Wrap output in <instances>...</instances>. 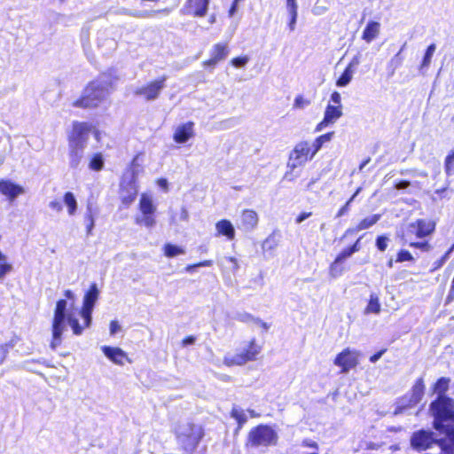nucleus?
Here are the masks:
<instances>
[{
	"mask_svg": "<svg viewBox=\"0 0 454 454\" xmlns=\"http://www.w3.org/2000/svg\"><path fill=\"white\" fill-rule=\"evenodd\" d=\"M331 101L333 103V106H341V96L338 91H334L331 95Z\"/></svg>",
	"mask_w": 454,
	"mask_h": 454,
	"instance_id": "56",
	"label": "nucleus"
},
{
	"mask_svg": "<svg viewBox=\"0 0 454 454\" xmlns=\"http://www.w3.org/2000/svg\"><path fill=\"white\" fill-rule=\"evenodd\" d=\"M219 263L228 268L234 274L239 270V261L235 257H224Z\"/></svg>",
	"mask_w": 454,
	"mask_h": 454,
	"instance_id": "42",
	"label": "nucleus"
},
{
	"mask_svg": "<svg viewBox=\"0 0 454 454\" xmlns=\"http://www.w3.org/2000/svg\"><path fill=\"white\" fill-rule=\"evenodd\" d=\"M434 227L435 224L434 222L419 219L409 224L404 237L415 235L416 238L422 239L430 235L434 231Z\"/></svg>",
	"mask_w": 454,
	"mask_h": 454,
	"instance_id": "14",
	"label": "nucleus"
},
{
	"mask_svg": "<svg viewBox=\"0 0 454 454\" xmlns=\"http://www.w3.org/2000/svg\"><path fill=\"white\" fill-rule=\"evenodd\" d=\"M63 201L67 207V213L70 216L75 215L78 207L77 200L73 192H67L64 194Z\"/></svg>",
	"mask_w": 454,
	"mask_h": 454,
	"instance_id": "32",
	"label": "nucleus"
},
{
	"mask_svg": "<svg viewBox=\"0 0 454 454\" xmlns=\"http://www.w3.org/2000/svg\"><path fill=\"white\" fill-rule=\"evenodd\" d=\"M313 149L309 141H301L295 145L289 155L287 167L294 170L311 160L316 154H312Z\"/></svg>",
	"mask_w": 454,
	"mask_h": 454,
	"instance_id": "8",
	"label": "nucleus"
},
{
	"mask_svg": "<svg viewBox=\"0 0 454 454\" xmlns=\"http://www.w3.org/2000/svg\"><path fill=\"white\" fill-rule=\"evenodd\" d=\"M342 115V106L328 104L323 120L317 125L316 131L319 132L330 124L334 123Z\"/></svg>",
	"mask_w": 454,
	"mask_h": 454,
	"instance_id": "18",
	"label": "nucleus"
},
{
	"mask_svg": "<svg viewBox=\"0 0 454 454\" xmlns=\"http://www.w3.org/2000/svg\"><path fill=\"white\" fill-rule=\"evenodd\" d=\"M405 242L409 243L410 247L419 248L422 251H429L430 250V245L427 241L423 242H414L412 236L404 237Z\"/></svg>",
	"mask_w": 454,
	"mask_h": 454,
	"instance_id": "45",
	"label": "nucleus"
},
{
	"mask_svg": "<svg viewBox=\"0 0 454 454\" xmlns=\"http://www.w3.org/2000/svg\"><path fill=\"white\" fill-rule=\"evenodd\" d=\"M359 59L357 56L354 57L347 67H350L352 71L356 72V67L359 65Z\"/></svg>",
	"mask_w": 454,
	"mask_h": 454,
	"instance_id": "61",
	"label": "nucleus"
},
{
	"mask_svg": "<svg viewBox=\"0 0 454 454\" xmlns=\"http://www.w3.org/2000/svg\"><path fill=\"white\" fill-rule=\"evenodd\" d=\"M138 210L139 214L136 215L135 223L147 229L153 228L157 223V206L154 204L153 198L151 194L146 192L141 194Z\"/></svg>",
	"mask_w": 454,
	"mask_h": 454,
	"instance_id": "4",
	"label": "nucleus"
},
{
	"mask_svg": "<svg viewBox=\"0 0 454 454\" xmlns=\"http://www.w3.org/2000/svg\"><path fill=\"white\" fill-rule=\"evenodd\" d=\"M101 350L109 360L117 365H123L125 361L130 363L126 352L121 348L102 346Z\"/></svg>",
	"mask_w": 454,
	"mask_h": 454,
	"instance_id": "21",
	"label": "nucleus"
},
{
	"mask_svg": "<svg viewBox=\"0 0 454 454\" xmlns=\"http://www.w3.org/2000/svg\"><path fill=\"white\" fill-rule=\"evenodd\" d=\"M167 76L163 75L160 79L153 81L146 85L138 87L135 94L143 97L147 101H153L159 98L161 90L165 88Z\"/></svg>",
	"mask_w": 454,
	"mask_h": 454,
	"instance_id": "12",
	"label": "nucleus"
},
{
	"mask_svg": "<svg viewBox=\"0 0 454 454\" xmlns=\"http://www.w3.org/2000/svg\"><path fill=\"white\" fill-rule=\"evenodd\" d=\"M194 137V123L188 121L176 127L173 139L178 144H184Z\"/></svg>",
	"mask_w": 454,
	"mask_h": 454,
	"instance_id": "20",
	"label": "nucleus"
},
{
	"mask_svg": "<svg viewBox=\"0 0 454 454\" xmlns=\"http://www.w3.org/2000/svg\"><path fill=\"white\" fill-rule=\"evenodd\" d=\"M138 193V186L137 184L136 173L133 171L131 176H125L121 184L120 198L121 203L126 207H129L134 202Z\"/></svg>",
	"mask_w": 454,
	"mask_h": 454,
	"instance_id": "11",
	"label": "nucleus"
},
{
	"mask_svg": "<svg viewBox=\"0 0 454 454\" xmlns=\"http://www.w3.org/2000/svg\"><path fill=\"white\" fill-rule=\"evenodd\" d=\"M249 58L247 56L238 57L231 59V64L235 67H242L247 64Z\"/></svg>",
	"mask_w": 454,
	"mask_h": 454,
	"instance_id": "51",
	"label": "nucleus"
},
{
	"mask_svg": "<svg viewBox=\"0 0 454 454\" xmlns=\"http://www.w3.org/2000/svg\"><path fill=\"white\" fill-rule=\"evenodd\" d=\"M389 239L386 236H379L376 239V247L377 248L383 252L387 249L388 245Z\"/></svg>",
	"mask_w": 454,
	"mask_h": 454,
	"instance_id": "50",
	"label": "nucleus"
},
{
	"mask_svg": "<svg viewBox=\"0 0 454 454\" xmlns=\"http://www.w3.org/2000/svg\"><path fill=\"white\" fill-rule=\"evenodd\" d=\"M12 270V265L7 262V256L0 251V281Z\"/></svg>",
	"mask_w": 454,
	"mask_h": 454,
	"instance_id": "39",
	"label": "nucleus"
},
{
	"mask_svg": "<svg viewBox=\"0 0 454 454\" xmlns=\"http://www.w3.org/2000/svg\"><path fill=\"white\" fill-rule=\"evenodd\" d=\"M405 261H413V256L407 250H401L397 254L396 262H402Z\"/></svg>",
	"mask_w": 454,
	"mask_h": 454,
	"instance_id": "53",
	"label": "nucleus"
},
{
	"mask_svg": "<svg viewBox=\"0 0 454 454\" xmlns=\"http://www.w3.org/2000/svg\"><path fill=\"white\" fill-rule=\"evenodd\" d=\"M14 346L15 341L13 340H10L7 343L0 345V364H2L5 361L10 349L12 348Z\"/></svg>",
	"mask_w": 454,
	"mask_h": 454,
	"instance_id": "44",
	"label": "nucleus"
},
{
	"mask_svg": "<svg viewBox=\"0 0 454 454\" xmlns=\"http://www.w3.org/2000/svg\"><path fill=\"white\" fill-rule=\"evenodd\" d=\"M69 165L71 168H75L79 166L84 153L85 147L76 146L75 145H69Z\"/></svg>",
	"mask_w": 454,
	"mask_h": 454,
	"instance_id": "25",
	"label": "nucleus"
},
{
	"mask_svg": "<svg viewBox=\"0 0 454 454\" xmlns=\"http://www.w3.org/2000/svg\"><path fill=\"white\" fill-rule=\"evenodd\" d=\"M430 411L434 419V428L442 431L453 441L450 447L442 448V454H454V427L444 425V422L454 420V400L449 396L437 397L431 403Z\"/></svg>",
	"mask_w": 454,
	"mask_h": 454,
	"instance_id": "1",
	"label": "nucleus"
},
{
	"mask_svg": "<svg viewBox=\"0 0 454 454\" xmlns=\"http://www.w3.org/2000/svg\"><path fill=\"white\" fill-rule=\"evenodd\" d=\"M121 329V326L120 325L118 324L117 321H112L110 323V333L111 335H114L116 334Z\"/></svg>",
	"mask_w": 454,
	"mask_h": 454,
	"instance_id": "58",
	"label": "nucleus"
},
{
	"mask_svg": "<svg viewBox=\"0 0 454 454\" xmlns=\"http://www.w3.org/2000/svg\"><path fill=\"white\" fill-rule=\"evenodd\" d=\"M381 218V215L375 214L372 215H370L368 217H365L363 219L355 228H349L347 230L346 233H354L358 232L363 230H366L373 226L375 223H377L380 219Z\"/></svg>",
	"mask_w": 454,
	"mask_h": 454,
	"instance_id": "24",
	"label": "nucleus"
},
{
	"mask_svg": "<svg viewBox=\"0 0 454 454\" xmlns=\"http://www.w3.org/2000/svg\"><path fill=\"white\" fill-rule=\"evenodd\" d=\"M434 442V434L430 431L419 430L413 433L411 437V445L418 451L430 448Z\"/></svg>",
	"mask_w": 454,
	"mask_h": 454,
	"instance_id": "15",
	"label": "nucleus"
},
{
	"mask_svg": "<svg viewBox=\"0 0 454 454\" xmlns=\"http://www.w3.org/2000/svg\"><path fill=\"white\" fill-rule=\"evenodd\" d=\"M160 12L168 13V11L167 9H164L162 11H134V12L125 9L121 12V13L129 15L132 17H136V18L144 19V18L153 17L155 13Z\"/></svg>",
	"mask_w": 454,
	"mask_h": 454,
	"instance_id": "36",
	"label": "nucleus"
},
{
	"mask_svg": "<svg viewBox=\"0 0 454 454\" xmlns=\"http://www.w3.org/2000/svg\"><path fill=\"white\" fill-rule=\"evenodd\" d=\"M365 312L374 314H379L380 312V303L377 294H371L369 303L365 309Z\"/></svg>",
	"mask_w": 454,
	"mask_h": 454,
	"instance_id": "41",
	"label": "nucleus"
},
{
	"mask_svg": "<svg viewBox=\"0 0 454 454\" xmlns=\"http://www.w3.org/2000/svg\"><path fill=\"white\" fill-rule=\"evenodd\" d=\"M231 416L237 420L239 429H240L247 421V416L246 414V411L238 407L232 408Z\"/></svg>",
	"mask_w": 454,
	"mask_h": 454,
	"instance_id": "38",
	"label": "nucleus"
},
{
	"mask_svg": "<svg viewBox=\"0 0 454 454\" xmlns=\"http://www.w3.org/2000/svg\"><path fill=\"white\" fill-rule=\"evenodd\" d=\"M404 46L405 44L403 45L400 51L387 63V69L390 76L394 75L396 69H398L403 64V57L402 56V51Z\"/></svg>",
	"mask_w": 454,
	"mask_h": 454,
	"instance_id": "30",
	"label": "nucleus"
},
{
	"mask_svg": "<svg viewBox=\"0 0 454 454\" xmlns=\"http://www.w3.org/2000/svg\"><path fill=\"white\" fill-rule=\"evenodd\" d=\"M97 215V209L93 207V204L89 202L87 205L86 212L84 214V223L86 225L87 235L92 233V230L95 226V215Z\"/></svg>",
	"mask_w": 454,
	"mask_h": 454,
	"instance_id": "27",
	"label": "nucleus"
},
{
	"mask_svg": "<svg viewBox=\"0 0 454 454\" xmlns=\"http://www.w3.org/2000/svg\"><path fill=\"white\" fill-rule=\"evenodd\" d=\"M410 186V182L409 181H400L399 183L396 184L395 185V188L398 189V190H403V189H406Z\"/></svg>",
	"mask_w": 454,
	"mask_h": 454,
	"instance_id": "64",
	"label": "nucleus"
},
{
	"mask_svg": "<svg viewBox=\"0 0 454 454\" xmlns=\"http://www.w3.org/2000/svg\"><path fill=\"white\" fill-rule=\"evenodd\" d=\"M196 340V338L193 337V336H188L186 337L185 339L183 340V346H188V345H192L194 344Z\"/></svg>",
	"mask_w": 454,
	"mask_h": 454,
	"instance_id": "63",
	"label": "nucleus"
},
{
	"mask_svg": "<svg viewBox=\"0 0 454 454\" xmlns=\"http://www.w3.org/2000/svg\"><path fill=\"white\" fill-rule=\"evenodd\" d=\"M385 352H386V349H381L380 351L375 353L374 355H372L370 357V362L371 363H376L383 356V354Z\"/></svg>",
	"mask_w": 454,
	"mask_h": 454,
	"instance_id": "62",
	"label": "nucleus"
},
{
	"mask_svg": "<svg viewBox=\"0 0 454 454\" xmlns=\"http://www.w3.org/2000/svg\"><path fill=\"white\" fill-rule=\"evenodd\" d=\"M349 202H346V204L339 209L336 216L340 217L346 215L349 211Z\"/></svg>",
	"mask_w": 454,
	"mask_h": 454,
	"instance_id": "60",
	"label": "nucleus"
},
{
	"mask_svg": "<svg viewBox=\"0 0 454 454\" xmlns=\"http://www.w3.org/2000/svg\"><path fill=\"white\" fill-rule=\"evenodd\" d=\"M450 251H447L442 256V258H440L439 260L435 261L434 262V268L432 270H436L438 269H440L445 262L446 261L450 258Z\"/></svg>",
	"mask_w": 454,
	"mask_h": 454,
	"instance_id": "54",
	"label": "nucleus"
},
{
	"mask_svg": "<svg viewBox=\"0 0 454 454\" xmlns=\"http://www.w3.org/2000/svg\"><path fill=\"white\" fill-rule=\"evenodd\" d=\"M301 445L304 447H309L311 449L318 450V444L313 440L304 439L301 442Z\"/></svg>",
	"mask_w": 454,
	"mask_h": 454,
	"instance_id": "57",
	"label": "nucleus"
},
{
	"mask_svg": "<svg viewBox=\"0 0 454 454\" xmlns=\"http://www.w3.org/2000/svg\"><path fill=\"white\" fill-rule=\"evenodd\" d=\"M436 45L434 43L430 44L425 52L424 58L422 59V63L419 67V71L421 74H426L427 68L429 67L432 58L435 52Z\"/></svg>",
	"mask_w": 454,
	"mask_h": 454,
	"instance_id": "31",
	"label": "nucleus"
},
{
	"mask_svg": "<svg viewBox=\"0 0 454 454\" xmlns=\"http://www.w3.org/2000/svg\"><path fill=\"white\" fill-rule=\"evenodd\" d=\"M67 301L65 299L59 300L54 310V316L51 325L52 340L51 348L56 349L62 342V336L66 331V318L67 312Z\"/></svg>",
	"mask_w": 454,
	"mask_h": 454,
	"instance_id": "5",
	"label": "nucleus"
},
{
	"mask_svg": "<svg viewBox=\"0 0 454 454\" xmlns=\"http://www.w3.org/2000/svg\"><path fill=\"white\" fill-rule=\"evenodd\" d=\"M163 251H164L165 256H167L168 258H173L177 255L185 254V250L184 247H178L176 245H173L170 243H167L164 245Z\"/></svg>",
	"mask_w": 454,
	"mask_h": 454,
	"instance_id": "37",
	"label": "nucleus"
},
{
	"mask_svg": "<svg viewBox=\"0 0 454 454\" xmlns=\"http://www.w3.org/2000/svg\"><path fill=\"white\" fill-rule=\"evenodd\" d=\"M99 291L96 284H92L89 291L85 294L83 298L82 308L80 310V316L84 320L86 327H90L92 321V311L95 303L98 298Z\"/></svg>",
	"mask_w": 454,
	"mask_h": 454,
	"instance_id": "10",
	"label": "nucleus"
},
{
	"mask_svg": "<svg viewBox=\"0 0 454 454\" xmlns=\"http://www.w3.org/2000/svg\"><path fill=\"white\" fill-rule=\"evenodd\" d=\"M380 24L377 21H370L365 27L362 38L367 43H371L380 34Z\"/></svg>",
	"mask_w": 454,
	"mask_h": 454,
	"instance_id": "26",
	"label": "nucleus"
},
{
	"mask_svg": "<svg viewBox=\"0 0 454 454\" xmlns=\"http://www.w3.org/2000/svg\"><path fill=\"white\" fill-rule=\"evenodd\" d=\"M49 207H50V208H51L52 210H54L56 212H60L63 209L62 203L58 200L50 201Z\"/></svg>",
	"mask_w": 454,
	"mask_h": 454,
	"instance_id": "55",
	"label": "nucleus"
},
{
	"mask_svg": "<svg viewBox=\"0 0 454 454\" xmlns=\"http://www.w3.org/2000/svg\"><path fill=\"white\" fill-rule=\"evenodd\" d=\"M177 444L184 454H192L204 436L200 426L185 422L179 424L175 430Z\"/></svg>",
	"mask_w": 454,
	"mask_h": 454,
	"instance_id": "3",
	"label": "nucleus"
},
{
	"mask_svg": "<svg viewBox=\"0 0 454 454\" xmlns=\"http://www.w3.org/2000/svg\"><path fill=\"white\" fill-rule=\"evenodd\" d=\"M258 221V215L254 210L245 209L238 220L237 227L244 232H251L257 227Z\"/></svg>",
	"mask_w": 454,
	"mask_h": 454,
	"instance_id": "16",
	"label": "nucleus"
},
{
	"mask_svg": "<svg viewBox=\"0 0 454 454\" xmlns=\"http://www.w3.org/2000/svg\"><path fill=\"white\" fill-rule=\"evenodd\" d=\"M69 325L73 331L74 335H81L84 330L87 328L85 325H82L79 323L78 318L75 317L74 313L70 311L66 318V326Z\"/></svg>",
	"mask_w": 454,
	"mask_h": 454,
	"instance_id": "29",
	"label": "nucleus"
},
{
	"mask_svg": "<svg viewBox=\"0 0 454 454\" xmlns=\"http://www.w3.org/2000/svg\"><path fill=\"white\" fill-rule=\"evenodd\" d=\"M309 104V100L305 99L302 96H298L294 99V106L302 109L308 106Z\"/></svg>",
	"mask_w": 454,
	"mask_h": 454,
	"instance_id": "52",
	"label": "nucleus"
},
{
	"mask_svg": "<svg viewBox=\"0 0 454 454\" xmlns=\"http://www.w3.org/2000/svg\"><path fill=\"white\" fill-rule=\"evenodd\" d=\"M236 319L244 323H255L257 325H260L265 331L269 329V325L267 323L262 322L260 318H255L254 316L247 312L238 313L236 315Z\"/></svg>",
	"mask_w": 454,
	"mask_h": 454,
	"instance_id": "34",
	"label": "nucleus"
},
{
	"mask_svg": "<svg viewBox=\"0 0 454 454\" xmlns=\"http://www.w3.org/2000/svg\"><path fill=\"white\" fill-rule=\"evenodd\" d=\"M424 380L422 378H419L416 380L411 393L400 400L398 409L413 407L419 403L424 395Z\"/></svg>",
	"mask_w": 454,
	"mask_h": 454,
	"instance_id": "13",
	"label": "nucleus"
},
{
	"mask_svg": "<svg viewBox=\"0 0 454 454\" xmlns=\"http://www.w3.org/2000/svg\"><path fill=\"white\" fill-rule=\"evenodd\" d=\"M354 74H355V72L352 71V69L350 67H346L344 72L341 74V75L336 81V85L338 87L348 86L349 84V82L352 81Z\"/></svg>",
	"mask_w": 454,
	"mask_h": 454,
	"instance_id": "40",
	"label": "nucleus"
},
{
	"mask_svg": "<svg viewBox=\"0 0 454 454\" xmlns=\"http://www.w3.org/2000/svg\"><path fill=\"white\" fill-rule=\"evenodd\" d=\"M357 355L348 348L340 352L334 359V364L341 367V372L347 373L357 364Z\"/></svg>",
	"mask_w": 454,
	"mask_h": 454,
	"instance_id": "17",
	"label": "nucleus"
},
{
	"mask_svg": "<svg viewBox=\"0 0 454 454\" xmlns=\"http://www.w3.org/2000/svg\"><path fill=\"white\" fill-rule=\"evenodd\" d=\"M445 172L448 176L454 173V149L447 155L445 159Z\"/></svg>",
	"mask_w": 454,
	"mask_h": 454,
	"instance_id": "48",
	"label": "nucleus"
},
{
	"mask_svg": "<svg viewBox=\"0 0 454 454\" xmlns=\"http://www.w3.org/2000/svg\"><path fill=\"white\" fill-rule=\"evenodd\" d=\"M112 87L113 81L104 74L84 89L82 97L75 100L73 106L82 108L98 107L106 100Z\"/></svg>",
	"mask_w": 454,
	"mask_h": 454,
	"instance_id": "2",
	"label": "nucleus"
},
{
	"mask_svg": "<svg viewBox=\"0 0 454 454\" xmlns=\"http://www.w3.org/2000/svg\"><path fill=\"white\" fill-rule=\"evenodd\" d=\"M262 350L254 340L244 343V345L234 355L227 354L224 356L223 364L226 366L243 365L249 361H254Z\"/></svg>",
	"mask_w": 454,
	"mask_h": 454,
	"instance_id": "7",
	"label": "nucleus"
},
{
	"mask_svg": "<svg viewBox=\"0 0 454 454\" xmlns=\"http://www.w3.org/2000/svg\"><path fill=\"white\" fill-rule=\"evenodd\" d=\"M278 247V240L274 235H270L262 243V249L264 251L274 250Z\"/></svg>",
	"mask_w": 454,
	"mask_h": 454,
	"instance_id": "49",
	"label": "nucleus"
},
{
	"mask_svg": "<svg viewBox=\"0 0 454 454\" xmlns=\"http://www.w3.org/2000/svg\"><path fill=\"white\" fill-rule=\"evenodd\" d=\"M25 190L22 186L14 184L8 179L0 180V193L7 197L11 201L23 194Z\"/></svg>",
	"mask_w": 454,
	"mask_h": 454,
	"instance_id": "19",
	"label": "nucleus"
},
{
	"mask_svg": "<svg viewBox=\"0 0 454 454\" xmlns=\"http://www.w3.org/2000/svg\"><path fill=\"white\" fill-rule=\"evenodd\" d=\"M90 169L98 171L101 170L104 167V159L101 153L95 154L89 164Z\"/></svg>",
	"mask_w": 454,
	"mask_h": 454,
	"instance_id": "43",
	"label": "nucleus"
},
{
	"mask_svg": "<svg viewBox=\"0 0 454 454\" xmlns=\"http://www.w3.org/2000/svg\"><path fill=\"white\" fill-rule=\"evenodd\" d=\"M278 435L274 428L268 425H259L250 430L247 444L251 447H269L278 443Z\"/></svg>",
	"mask_w": 454,
	"mask_h": 454,
	"instance_id": "6",
	"label": "nucleus"
},
{
	"mask_svg": "<svg viewBox=\"0 0 454 454\" xmlns=\"http://www.w3.org/2000/svg\"><path fill=\"white\" fill-rule=\"evenodd\" d=\"M93 126L88 122L74 121L73 129L68 134V144L86 147Z\"/></svg>",
	"mask_w": 454,
	"mask_h": 454,
	"instance_id": "9",
	"label": "nucleus"
},
{
	"mask_svg": "<svg viewBox=\"0 0 454 454\" xmlns=\"http://www.w3.org/2000/svg\"><path fill=\"white\" fill-rule=\"evenodd\" d=\"M209 0H188L185 12L194 16L203 17L206 15Z\"/></svg>",
	"mask_w": 454,
	"mask_h": 454,
	"instance_id": "22",
	"label": "nucleus"
},
{
	"mask_svg": "<svg viewBox=\"0 0 454 454\" xmlns=\"http://www.w3.org/2000/svg\"><path fill=\"white\" fill-rule=\"evenodd\" d=\"M450 380V378H440L434 386V392L438 395V397L446 396L445 393L449 389Z\"/></svg>",
	"mask_w": 454,
	"mask_h": 454,
	"instance_id": "35",
	"label": "nucleus"
},
{
	"mask_svg": "<svg viewBox=\"0 0 454 454\" xmlns=\"http://www.w3.org/2000/svg\"><path fill=\"white\" fill-rule=\"evenodd\" d=\"M333 132H329L317 137L312 143H310V146H312L313 152L312 154H317V153L322 148L324 144L330 142L333 137Z\"/></svg>",
	"mask_w": 454,
	"mask_h": 454,
	"instance_id": "33",
	"label": "nucleus"
},
{
	"mask_svg": "<svg viewBox=\"0 0 454 454\" xmlns=\"http://www.w3.org/2000/svg\"><path fill=\"white\" fill-rule=\"evenodd\" d=\"M286 9L290 17L288 27L291 31H294L295 29V25L298 17V7H292Z\"/></svg>",
	"mask_w": 454,
	"mask_h": 454,
	"instance_id": "46",
	"label": "nucleus"
},
{
	"mask_svg": "<svg viewBox=\"0 0 454 454\" xmlns=\"http://www.w3.org/2000/svg\"><path fill=\"white\" fill-rule=\"evenodd\" d=\"M216 236H225L229 240L235 238V229L231 221L223 219L215 223Z\"/></svg>",
	"mask_w": 454,
	"mask_h": 454,
	"instance_id": "23",
	"label": "nucleus"
},
{
	"mask_svg": "<svg viewBox=\"0 0 454 454\" xmlns=\"http://www.w3.org/2000/svg\"><path fill=\"white\" fill-rule=\"evenodd\" d=\"M312 215L311 212H303L301 214H300L296 219H295V222L296 223H302L304 220H306L307 218H309L310 215Z\"/></svg>",
	"mask_w": 454,
	"mask_h": 454,
	"instance_id": "59",
	"label": "nucleus"
},
{
	"mask_svg": "<svg viewBox=\"0 0 454 454\" xmlns=\"http://www.w3.org/2000/svg\"><path fill=\"white\" fill-rule=\"evenodd\" d=\"M352 254H353V253H351V251L348 247L344 249L341 253H340L337 255L334 262L331 265V271L334 270L336 264L341 263L343 261H345L347 258L350 257Z\"/></svg>",
	"mask_w": 454,
	"mask_h": 454,
	"instance_id": "47",
	"label": "nucleus"
},
{
	"mask_svg": "<svg viewBox=\"0 0 454 454\" xmlns=\"http://www.w3.org/2000/svg\"><path fill=\"white\" fill-rule=\"evenodd\" d=\"M229 54V49L226 43L215 44L210 51L212 62H219L226 59Z\"/></svg>",
	"mask_w": 454,
	"mask_h": 454,
	"instance_id": "28",
	"label": "nucleus"
}]
</instances>
